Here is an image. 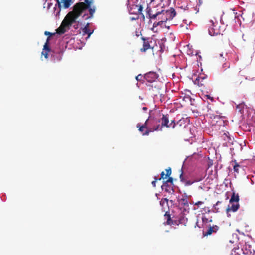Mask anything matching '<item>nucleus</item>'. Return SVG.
<instances>
[{"instance_id":"nucleus-1","label":"nucleus","mask_w":255,"mask_h":255,"mask_svg":"<svg viewBox=\"0 0 255 255\" xmlns=\"http://www.w3.org/2000/svg\"><path fill=\"white\" fill-rule=\"evenodd\" d=\"M81 14L82 12L78 10L69 12L63 20L60 26L57 29L56 33L59 35L63 34L71 27L75 30L78 29L80 24L79 17ZM56 33H51L47 31L44 32V34L49 36L54 35Z\"/></svg>"},{"instance_id":"nucleus-2","label":"nucleus","mask_w":255,"mask_h":255,"mask_svg":"<svg viewBox=\"0 0 255 255\" xmlns=\"http://www.w3.org/2000/svg\"><path fill=\"white\" fill-rule=\"evenodd\" d=\"M178 206L181 211V215L180 217V222H187L188 219L185 217V215L189 213L190 207L189 205V201L187 199L180 198L179 197H177Z\"/></svg>"},{"instance_id":"nucleus-3","label":"nucleus","mask_w":255,"mask_h":255,"mask_svg":"<svg viewBox=\"0 0 255 255\" xmlns=\"http://www.w3.org/2000/svg\"><path fill=\"white\" fill-rule=\"evenodd\" d=\"M56 3L54 7V14L55 16L60 14L62 6L65 9L68 8L73 3L72 0H56Z\"/></svg>"},{"instance_id":"nucleus-4","label":"nucleus","mask_w":255,"mask_h":255,"mask_svg":"<svg viewBox=\"0 0 255 255\" xmlns=\"http://www.w3.org/2000/svg\"><path fill=\"white\" fill-rule=\"evenodd\" d=\"M158 77V74L156 72L153 71H150L144 75V78L149 83H153L155 82Z\"/></svg>"},{"instance_id":"nucleus-5","label":"nucleus","mask_w":255,"mask_h":255,"mask_svg":"<svg viewBox=\"0 0 255 255\" xmlns=\"http://www.w3.org/2000/svg\"><path fill=\"white\" fill-rule=\"evenodd\" d=\"M93 0H91V1L89 0H84V2L86 4V8L89 12L90 16L86 17L85 19H87L88 18H92L93 16L94 13L95 11V6L93 5L92 6L91 4L92 3Z\"/></svg>"},{"instance_id":"nucleus-6","label":"nucleus","mask_w":255,"mask_h":255,"mask_svg":"<svg viewBox=\"0 0 255 255\" xmlns=\"http://www.w3.org/2000/svg\"><path fill=\"white\" fill-rule=\"evenodd\" d=\"M162 11H163V12L161 13V15H165L168 20L173 19L176 15V11L173 8H171L169 10H162Z\"/></svg>"},{"instance_id":"nucleus-7","label":"nucleus","mask_w":255,"mask_h":255,"mask_svg":"<svg viewBox=\"0 0 255 255\" xmlns=\"http://www.w3.org/2000/svg\"><path fill=\"white\" fill-rule=\"evenodd\" d=\"M63 52L61 50L57 51L52 50L51 58L54 62H59L62 59Z\"/></svg>"},{"instance_id":"nucleus-8","label":"nucleus","mask_w":255,"mask_h":255,"mask_svg":"<svg viewBox=\"0 0 255 255\" xmlns=\"http://www.w3.org/2000/svg\"><path fill=\"white\" fill-rule=\"evenodd\" d=\"M173 186V185L170 184H165V181H163V184L161 186V189L162 190H164L166 192L173 194L175 192Z\"/></svg>"},{"instance_id":"nucleus-9","label":"nucleus","mask_w":255,"mask_h":255,"mask_svg":"<svg viewBox=\"0 0 255 255\" xmlns=\"http://www.w3.org/2000/svg\"><path fill=\"white\" fill-rule=\"evenodd\" d=\"M127 5V7L128 9V11H129L130 14L137 15V13H138V11H134V10L136 9V8H137V7L139 8V5H138L136 4H133L132 5H130L129 0H128Z\"/></svg>"},{"instance_id":"nucleus-10","label":"nucleus","mask_w":255,"mask_h":255,"mask_svg":"<svg viewBox=\"0 0 255 255\" xmlns=\"http://www.w3.org/2000/svg\"><path fill=\"white\" fill-rule=\"evenodd\" d=\"M219 229V227L217 225H213L211 226L209 225V227H208L207 231L203 232V234L204 236H208L211 235L213 233H216Z\"/></svg>"},{"instance_id":"nucleus-11","label":"nucleus","mask_w":255,"mask_h":255,"mask_svg":"<svg viewBox=\"0 0 255 255\" xmlns=\"http://www.w3.org/2000/svg\"><path fill=\"white\" fill-rule=\"evenodd\" d=\"M142 39L143 40V48L141 49V51L145 52H146L148 49L151 48V47L150 45L149 42L148 41H146L147 38L142 37ZM148 39V38H147Z\"/></svg>"},{"instance_id":"nucleus-12","label":"nucleus","mask_w":255,"mask_h":255,"mask_svg":"<svg viewBox=\"0 0 255 255\" xmlns=\"http://www.w3.org/2000/svg\"><path fill=\"white\" fill-rule=\"evenodd\" d=\"M162 121V126L166 127L167 128L170 127L169 125V115L168 114H162V117L161 118Z\"/></svg>"},{"instance_id":"nucleus-13","label":"nucleus","mask_w":255,"mask_h":255,"mask_svg":"<svg viewBox=\"0 0 255 255\" xmlns=\"http://www.w3.org/2000/svg\"><path fill=\"white\" fill-rule=\"evenodd\" d=\"M180 179L181 182L183 183L185 185V186H190L193 184L194 182V181H190V180H186L183 176V173L182 171L180 175Z\"/></svg>"},{"instance_id":"nucleus-14","label":"nucleus","mask_w":255,"mask_h":255,"mask_svg":"<svg viewBox=\"0 0 255 255\" xmlns=\"http://www.w3.org/2000/svg\"><path fill=\"white\" fill-rule=\"evenodd\" d=\"M83 35H87V38H89L91 35L93 33L94 30H90L89 28L84 27L81 28Z\"/></svg>"},{"instance_id":"nucleus-15","label":"nucleus","mask_w":255,"mask_h":255,"mask_svg":"<svg viewBox=\"0 0 255 255\" xmlns=\"http://www.w3.org/2000/svg\"><path fill=\"white\" fill-rule=\"evenodd\" d=\"M207 77V75L200 74L195 79L194 81V83L195 84H197L198 85L200 84L201 85H202L203 84H202L201 82L204 79H206Z\"/></svg>"},{"instance_id":"nucleus-16","label":"nucleus","mask_w":255,"mask_h":255,"mask_svg":"<svg viewBox=\"0 0 255 255\" xmlns=\"http://www.w3.org/2000/svg\"><path fill=\"white\" fill-rule=\"evenodd\" d=\"M239 200L240 199L238 194H236L235 192H233L231 195L229 202L230 203H233V202L238 203Z\"/></svg>"},{"instance_id":"nucleus-17","label":"nucleus","mask_w":255,"mask_h":255,"mask_svg":"<svg viewBox=\"0 0 255 255\" xmlns=\"http://www.w3.org/2000/svg\"><path fill=\"white\" fill-rule=\"evenodd\" d=\"M164 216L167 218V221H166V222H165L164 223L165 225H166V224H167V225H172V224H173V221L171 219V216H170V214H169V212H166L165 214H164Z\"/></svg>"},{"instance_id":"nucleus-18","label":"nucleus","mask_w":255,"mask_h":255,"mask_svg":"<svg viewBox=\"0 0 255 255\" xmlns=\"http://www.w3.org/2000/svg\"><path fill=\"white\" fill-rule=\"evenodd\" d=\"M222 137L225 141L228 142L229 143H231L232 141V138L229 135L228 132L224 133Z\"/></svg>"},{"instance_id":"nucleus-19","label":"nucleus","mask_w":255,"mask_h":255,"mask_svg":"<svg viewBox=\"0 0 255 255\" xmlns=\"http://www.w3.org/2000/svg\"><path fill=\"white\" fill-rule=\"evenodd\" d=\"M240 16V14L238 15H237V13L235 14L234 12L233 13H231V14H229L227 16V20L228 21L226 22V23L229 22L230 20H232L233 19L236 20V19H238L239 17Z\"/></svg>"},{"instance_id":"nucleus-20","label":"nucleus","mask_w":255,"mask_h":255,"mask_svg":"<svg viewBox=\"0 0 255 255\" xmlns=\"http://www.w3.org/2000/svg\"><path fill=\"white\" fill-rule=\"evenodd\" d=\"M245 104L243 103L236 104V110L240 114H242L244 112Z\"/></svg>"},{"instance_id":"nucleus-21","label":"nucleus","mask_w":255,"mask_h":255,"mask_svg":"<svg viewBox=\"0 0 255 255\" xmlns=\"http://www.w3.org/2000/svg\"><path fill=\"white\" fill-rule=\"evenodd\" d=\"M231 145L233 146L232 147L234 148V150L237 151L238 150H242V146L241 144H239L237 141H232Z\"/></svg>"},{"instance_id":"nucleus-22","label":"nucleus","mask_w":255,"mask_h":255,"mask_svg":"<svg viewBox=\"0 0 255 255\" xmlns=\"http://www.w3.org/2000/svg\"><path fill=\"white\" fill-rule=\"evenodd\" d=\"M163 11H158V12H157L154 14H151L148 17L150 19V21H151V20H154L155 19H157V17L159 16V15H161V13H163Z\"/></svg>"},{"instance_id":"nucleus-23","label":"nucleus","mask_w":255,"mask_h":255,"mask_svg":"<svg viewBox=\"0 0 255 255\" xmlns=\"http://www.w3.org/2000/svg\"><path fill=\"white\" fill-rule=\"evenodd\" d=\"M50 39H51V38L50 36H48L47 38L46 42L45 43L44 46H43V50H48V49H49V47H50V45H49V41H50Z\"/></svg>"},{"instance_id":"nucleus-24","label":"nucleus","mask_w":255,"mask_h":255,"mask_svg":"<svg viewBox=\"0 0 255 255\" xmlns=\"http://www.w3.org/2000/svg\"><path fill=\"white\" fill-rule=\"evenodd\" d=\"M239 208V203H236V204H232L231 206L230 207V211H232L233 212H236L238 209Z\"/></svg>"},{"instance_id":"nucleus-25","label":"nucleus","mask_w":255,"mask_h":255,"mask_svg":"<svg viewBox=\"0 0 255 255\" xmlns=\"http://www.w3.org/2000/svg\"><path fill=\"white\" fill-rule=\"evenodd\" d=\"M208 33L211 36H216L218 34L217 32H215V30L213 27L209 28Z\"/></svg>"},{"instance_id":"nucleus-26","label":"nucleus","mask_w":255,"mask_h":255,"mask_svg":"<svg viewBox=\"0 0 255 255\" xmlns=\"http://www.w3.org/2000/svg\"><path fill=\"white\" fill-rule=\"evenodd\" d=\"M51 51H52V49H51L50 47H49V49H48V50L43 49V51L42 52V55H44L45 58H47L48 52H50V54L51 55Z\"/></svg>"},{"instance_id":"nucleus-27","label":"nucleus","mask_w":255,"mask_h":255,"mask_svg":"<svg viewBox=\"0 0 255 255\" xmlns=\"http://www.w3.org/2000/svg\"><path fill=\"white\" fill-rule=\"evenodd\" d=\"M168 201L169 200L166 198H164L161 199V200L160 201V205L161 206L163 207L164 205L166 204L167 205L168 204Z\"/></svg>"},{"instance_id":"nucleus-28","label":"nucleus","mask_w":255,"mask_h":255,"mask_svg":"<svg viewBox=\"0 0 255 255\" xmlns=\"http://www.w3.org/2000/svg\"><path fill=\"white\" fill-rule=\"evenodd\" d=\"M154 23V27H157V26H159L161 28H163V25L164 23L163 22V21H159L158 22H155Z\"/></svg>"},{"instance_id":"nucleus-29","label":"nucleus","mask_w":255,"mask_h":255,"mask_svg":"<svg viewBox=\"0 0 255 255\" xmlns=\"http://www.w3.org/2000/svg\"><path fill=\"white\" fill-rule=\"evenodd\" d=\"M173 181H174L173 178L169 176V177H168V178L166 181H164L165 184H170L174 186Z\"/></svg>"},{"instance_id":"nucleus-30","label":"nucleus","mask_w":255,"mask_h":255,"mask_svg":"<svg viewBox=\"0 0 255 255\" xmlns=\"http://www.w3.org/2000/svg\"><path fill=\"white\" fill-rule=\"evenodd\" d=\"M202 220L203 223V227H205L206 224L208 223V219L205 216L203 215L202 217Z\"/></svg>"},{"instance_id":"nucleus-31","label":"nucleus","mask_w":255,"mask_h":255,"mask_svg":"<svg viewBox=\"0 0 255 255\" xmlns=\"http://www.w3.org/2000/svg\"><path fill=\"white\" fill-rule=\"evenodd\" d=\"M192 100L193 99L189 95H185L183 98V100L185 101V102L190 101L191 102V100ZM193 100H194V99H193Z\"/></svg>"},{"instance_id":"nucleus-32","label":"nucleus","mask_w":255,"mask_h":255,"mask_svg":"<svg viewBox=\"0 0 255 255\" xmlns=\"http://www.w3.org/2000/svg\"><path fill=\"white\" fill-rule=\"evenodd\" d=\"M142 10H143V7H142V5H139V8L138 9V15H141L142 16V18H143V19L145 18V17H144V14L142 13Z\"/></svg>"},{"instance_id":"nucleus-33","label":"nucleus","mask_w":255,"mask_h":255,"mask_svg":"<svg viewBox=\"0 0 255 255\" xmlns=\"http://www.w3.org/2000/svg\"><path fill=\"white\" fill-rule=\"evenodd\" d=\"M166 174L165 176V178H168L169 177L172 173L171 168L169 167L168 168L166 169Z\"/></svg>"},{"instance_id":"nucleus-34","label":"nucleus","mask_w":255,"mask_h":255,"mask_svg":"<svg viewBox=\"0 0 255 255\" xmlns=\"http://www.w3.org/2000/svg\"><path fill=\"white\" fill-rule=\"evenodd\" d=\"M137 127L139 128V131L141 132H143L144 128H146L145 125H141L140 123L137 124Z\"/></svg>"},{"instance_id":"nucleus-35","label":"nucleus","mask_w":255,"mask_h":255,"mask_svg":"<svg viewBox=\"0 0 255 255\" xmlns=\"http://www.w3.org/2000/svg\"><path fill=\"white\" fill-rule=\"evenodd\" d=\"M158 20L161 19V21H163V22L164 23H165V22H166L168 20V19L167 18V17H166L165 15H162L161 18H160V17H158Z\"/></svg>"},{"instance_id":"nucleus-36","label":"nucleus","mask_w":255,"mask_h":255,"mask_svg":"<svg viewBox=\"0 0 255 255\" xmlns=\"http://www.w3.org/2000/svg\"><path fill=\"white\" fill-rule=\"evenodd\" d=\"M151 12H152L151 8L148 6L146 8V13H147L146 16H147V17H148L151 14Z\"/></svg>"},{"instance_id":"nucleus-37","label":"nucleus","mask_w":255,"mask_h":255,"mask_svg":"<svg viewBox=\"0 0 255 255\" xmlns=\"http://www.w3.org/2000/svg\"><path fill=\"white\" fill-rule=\"evenodd\" d=\"M240 167V165L236 163V164L234 166V170L235 172L237 173H239V167Z\"/></svg>"},{"instance_id":"nucleus-38","label":"nucleus","mask_w":255,"mask_h":255,"mask_svg":"<svg viewBox=\"0 0 255 255\" xmlns=\"http://www.w3.org/2000/svg\"><path fill=\"white\" fill-rule=\"evenodd\" d=\"M242 250L243 253L244 254L249 255V253L251 254V252L250 251L247 250V249H242Z\"/></svg>"},{"instance_id":"nucleus-39","label":"nucleus","mask_w":255,"mask_h":255,"mask_svg":"<svg viewBox=\"0 0 255 255\" xmlns=\"http://www.w3.org/2000/svg\"><path fill=\"white\" fill-rule=\"evenodd\" d=\"M238 248H234L232 250V252L231 253V255H233L234 254V255H240V254L237 252H236V250H238Z\"/></svg>"},{"instance_id":"nucleus-40","label":"nucleus","mask_w":255,"mask_h":255,"mask_svg":"<svg viewBox=\"0 0 255 255\" xmlns=\"http://www.w3.org/2000/svg\"><path fill=\"white\" fill-rule=\"evenodd\" d=\"M143 77V76L142 74H138L137 76H136V80L137 81H140L141 80L142 78Z\"/></svg>"},{"instance_id":"nucleus-41","label":"nucleus","mask_w":255,"mask_h":255,"mask_svg":"<svg viewBox=\"0 0 255 255\" xmlns=\"http://www.w3.org/2000/svg\"><path fill=\"white\" fill-rule=\"evenodd\" d=\"M204 179V177H200L195 178L193 181L195 182H198L202 181Z\"/></svg>"},{"instance_id":"nucleus-42","label":"nucleus","mask_w":255,"mask_h":255,"mask_svg":"<svg viewBox=\"0 0 255 255\" xmlns=\"http://www.w3.org/2000/svg\"><path fill=\"white\" fill-rule=\"evenodd\" d=\"M189 197H190V196H188L186 193H184L182 194L181 197L180 198L187 199L188 200V198Z\"/></svg>"},{"instance_id":"nucleus-43","label":"nucleus","mask_w":255,"mask_h":255,"mask_svg":"<svg viewBox=\"0 0 255 255\" xmlns=\"http://www.w3.org/2000/svg\"><path fill=\"white\" fill-rule=\"evenodd\" d=\"M170 125V127H171L173 128H174L176 126V123L175 122V120H173L171 121V123L169 124Z\"/></svg>"},{"instance_id":"nucleus-44","label":"nucleus","mask_w":255,"mask_h":255,"mask_svg":"<svg viewBox=\"0 0 255 255\" xmlns=\"http://www.w3.org/2000/svg\"><path fill=\"white\" fill-rule=\"evenodd\" d=\"M166 174H165L164 173V171H162L161 174H160V175H161V177L159 178L158 179V180H160L161 179H166L167 178H165V176Z\"/></svg>"},{"instance_id":"nucleus-45","label":"nucleus","mask_w":255,"mask_h":255,"mask_svg":"<svg viewBox=\"0 0 255 255\" xmlns=\"http://www.w3.org/2000/svg\"><path fill=\"white\" fill-rule=\"evenodd\" d=\"M136 16H134V17H132L130 18V19L131 21H134V20H137L138 18H139V15H138V13H137V15H135Z\"/></svg>"},{"instance_id":"nucleus-46","label":"nucleus","mask_w":255,"mask_h":255,"mask_svg":"<svg viewBox=\"0 0 255 255\" xmlns=\"http://www.w3.org/2000/svg\"><path fill=\"white\" fill-rule=\"evenodd\" d=\"M221 202L220 201H217V203H216V204L214 205L213 207L215 209V210H216L215 212H218V209H217L216 208V206L218 205V204H220Z\"/></svg>"},{"instance_id":"nucleus-47","label":"nucleus","mask_w":255,"mask_h":255,"mask_svg":"<svg viewBox=\"0 0 255 255\" xmlns=\"http://www.w3.org/2000/svg\"><path fill=\"white\" fill-rule=\"evenodd\" d=\"M230 211V206L229 205H228V207L226 209L227 215L228 217L231 216V215L229 213Z\"/></svg>"},{"instance_id":"nucleus-48","label":"nucleus","mask_w":255,"mask_h":255,"mask_svg":"<svg viewBox=\"0 0 255 255\" xmlns=\"http://www.w3.org/2000/svg\"><path fill=\"white\" fill-rule=\"evenodd\" d=\"M154 130H155V131L162 130V128L161 127L160 128V125H158L157 126H156Z\"/></svg>"},{"instance_id":"nucleus-49","label":"nucleus","mask_w":255,"mask_h":255,"mask_svg":"<svg viewBox=\"0 0 255 255\" xmlns=\"http://www.w3.org/2000/svg\"><path fill=\"white\" fill-rule=\"evenodd\" d=\"M251 122L252 124H253V126L255 127V116L252 117Z\"/></svg>"},{"instance_id":"nucleus-50","label":"nucleus","mask_w":255,"mask_h":255,"mask_svg":"<svg viewBox=\"0 0 255 255\" xmlns=\"http://www.w3.org/2000/svg\"><path fill=\"white\" fill-rule=\"evenodd\" d=\"M151 131L150 130H146L145 132L142 133L143 135H148Z\"/></svg>"},{"instance_id":"nucleus-51","label":"nucleus","mask_w":255,"mask_h":255,"mask_svg":"<svg viewBox=\"0 0 255 255\" xmlns=\"http://www.w3.org/2000/svg\"><path fill=\"white\" fill-rule=\"evenodd\" d=\"M156 27H154V24H153V27L151 28V30L154 32V33H157L158 32V29H156Z\"/></svg>"},{"instance_id":"nucleus-52","label":"nucleus","mask_w":255,"mask_h":255,"mask_svg":"<svg viewBox=\"0 0 255 255\" xmlns=\"http://www.w3.org/2000/svg\"><path fill=\"white\" fill-rule=\"evenodd\" d=\"M230 153L233 155V154H234V151L235 150H234V147H230Z\"/></svg>"},{"instance_id":"nucleus-53","label":"nucleus","mask_w":255,"mask_h":255,"mask_svg":"<svg viewBox=\"0 0 255 255\" xmlns=\"http://www.w3.org/2000/svg\"><path fill=\"white\" fill-rule=\"evenodd\" d=\"M230 144H231V143H229L228 142H226L225 143H224L223 145V146H230Z\"/></svg>"},{"instance_id":"nucleus-54","label":"nucleus","mask_w":255,"mask_h":255,"mask_svg":"<svg viewBox=\"0 0 255 255\" xmlns=\"http://www.w3.org/2000/svg\"><path fill=\"white\" fill-rule=\"evenodd\" d=\"M202 204H203V202L202 201H198L197 202L195 203V205L199 206V205H200Z\"/></svg>"},{"instance_id":"nucleus-55","label":"nucleus","mask_w":255,"mask_h":255,"mask_svg":"<svg viewBox=\"0 0 255 255\" xmlns=\"http://www.w3.org/2000/svg\"><path fill=\"white\" fill-rule=\"evenodd\" d=\"M148 120H149V119H147L145 123L144 124H143L142 125H145V128H147V124H148Z\"/></svg>"},{"instance_id":"nucleus-56","label":"nucleus","mask_w":255,"mask_h":255,"mask_svg":"<svg viewBox=\"0 0 255 255\" xmlns=\"http://www.w3.org/2000/svg\"><path fill=\"white\" fill-rule=\"evenodd\" d=\"M198 3L197 4V5L200 6L202 5V3H203V1H202V0H198Z\"/></svg>"},{"instance_id":"nucleus-57","label":"nucleus","mask_w":255,"mask_h":255,"mask_svg":"<svg viewBox=\"0 0 255 255\" xmlns=\"http://www.w3.org/2000/svg\"><path fill=\"white\" fill-rule=\"evenodd\" d=\"M180 8L181 9H183L184 10H187L188 9V5H186L185 7L181 6L180 7Z\"/></svg>"},{"instance_id":"nucleus-58","label":"nucleus","mask_w":255,"mask_h":255,"mask_svg":"<svg viewBox=\"0 0 255 255\" xmlns=\"http://www.w3.org/2000/svg\"><path fill=\"white\" fill-rule=\"evenodd\" d=\"M52 5V3L50 2V3H48L47 4V9H49L51 6Z\"/></svg>"},{"instance_id":"nucleus-59","label":"nucleus","mask_w":255,"mask_h":255,"mask_svg":"<svg viewBox=\"0 0 255 255\" xmlns=\"http://www.w3.org/2000/svg\"><path fill=\"white\" fill-rule=\"evenodd\" d=\"M206 96L207 97V99H210L211 101L213 100V98L211 97L210 96L207 95Z\"/></svg>"},{"instance_id":"nucleus-60","label":"nucleus","mask_w":255,"mask_h":255,"mask_svg":"<svg viewBox=\"0 0 255 255\" xmlns=\"http://www.w3.org/2000/svg\"><path fill=\"white\" fill-rule=\"evenodd\" d=\"M156 181H153L151 183L152 186L153 187H155L156 186Z\"/></svg>"},{"instance_id":"nucleus-61","label":"nucleus","mask_w":255,"mask_h":255,"mask_svg":"<svg viewBox=\"0 0 255 255\" xmlns=\"http://www.w3.org/2000/svg\"><path fill=\"white\" fill-rule=\"evenodd\" d=\"M222 16H223V15L221 16V17L220 18V22H221V24H224L225 23H224V21H223V20L222 19Z\"/></svg>"},{"instance_id":"nucleus-62","label":"nucleus","mask_w":255,"mask_h":255,"mask_svg":"<svg viewBox=\"0 0 255 255\" xmlns=\"http://www.w3.org/2000/svg\"><path fill=\"white\" fill-rule=\"evenodd\" d=\"M166 28L167 29H169L170 28V26H167L166 24H165V23L164 24V25H163V28Z\"/></svg>"},{"instance_id":"nucleus-63","label":"nucleus","mask_w":255,"mask_h":255,"mask_svg":"<svg viewBox=\"0 0 255 255\" xmlns=\"http://www.w3.org/2000/svg\"><path fill=\"white\" fill-rule=\"evenodd\" d=\"M148 108L146 107H144L142 108V110L144 111H146L147 110Z\"/></svg>"},{"instance_id":"nucleus-64","label":"nucleus","mask_w":255,"mask_h":255,"mask_svg":"<svg viewBox=\"0 0 255 255\" xmlns=\"http://www.w3.org/2000/svg\"><path fill=\"white\" fill-rule=\"evenodd\" d=\"M209 22L212 24V26H214L215 23L213 22V20H211Z\"/></svg>"}]
</instances>
